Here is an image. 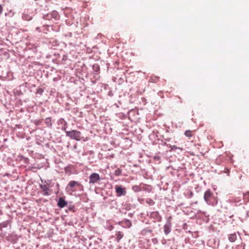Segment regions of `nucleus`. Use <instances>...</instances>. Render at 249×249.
I'll return each instance as SVG.
<instances>
[{"label":"nucleus","instance_id":"nucleus-15","mask_svg":"<svg viewBox=\"0 0 249 249\" xmlns=\"http://www.w3.org/2000/svg\"><path fill=\"white\" fill-rule=\"evenodd\" d=\"M146 203L150 206L153 205L155 204V202L150 198H148L146 200Z\"/></svg>","mask_w":249,"mask_h":249},{"label":"nucleus","instance_id":"nucleus-4","mask_svg":"<svg viewBox=\"0 0 249 249\" xmlns=\"http://www.w3.org/2000/svg\"><path fill=\"white\" fill-rule=\"evenodd\" d=\"M115 189L117 196H125L126 194L125 188L123 187L122 186L116 185Z\"/></svg>","mask_w":249,"mask_h":249},{"label":"nucleus","instance_id":"nucleus-2","mask_svg":"<svg viewBox=\"0 0 249 249\" xmlns=\"http://www.w3.org/2000/svg\"><path fill=\"white\" fill-rule=\"evenodd\" d=\"M66 136L69 137L71 139L79 141L82 139L81 137V133L80 131L76 130H73L70 131H65Z\"/></svg>","mask_w":249,"mask_h":249},{"label":"nucleus","instance_id":"nucleus-3","mask_svg":"<svg viewBox=\"0 0 249 249\" xmlns=\"http://www.w3.org/2000/svg\"><path fill=\"white\" fill-rule=\"evenodd\" d=\"M76 186L83 188L82 185L80 184L79 182L74 180H71L70 181V182L69 183L67 189L71 192H73L76 190L75 189H73Z\"/></svg>","mask_w":249,"mask_h":249},{"label":"nucleus","instance_id":"nucleus-10","mask_svg":"<svg viewBox=\"0 0 249 249\" xmlns=\"http://www.w3.org/2000/svg\"><path fill=\"white\" fill-rule=\"evenodd\" d=\"M115 235L116 236V241L117 242H119L121 239L124 237V233L122 231L116 232Z\"/></svg>","mask_w":249,"mask_h":249},{"label":"nucleus","instance_id":"nucleus-6","mask_svg":"<svg viewBox=\"0 0 249 249\" xmlns=\"http://www.w3.org/2000/svg\"><path fill=\"white\" fill-rule=\"evenodd\" d=\"M151 217L158 221H160L161 219V217L157 212H152L151 214Z\"/></svg>","mask_w":249,"mask_h":249},{"label":"nucleus","instance_id":"nucleus-12","mask_svg":"<svg viewBox=\"0 0 249 249\" xmlns=\"http://www.w3.org/2000/svg\"><path fill=\"white\" fill-rule=\"evenodd\" d=\"M164 231L166 234H168L171 231L170 226L168 225H165L164 226Z\"/></svg>","mask_w":249,"mask_h":249},{"label":"nucleus","instance_id":"nucleus-13","mask_svg":"<svg viewBox=\"0 0 249 249\" xmlns=\"http://www.w3.org/2000/svg\"><path fill=\"white\" fill-rule=\"evenodd\" d=\"M244 200L247 202L249 201V192H247L244 194Z\"/></svg>","mask_w":249,"mask_h":249},{"label":"nucleus","instance_id":"nucleus-8","mask_svg":"<svg viewBox=\"0 0 249 249\" xmlns=\"http://www.w3.org/2000/svg\"><path fill=\"white\" fill-rule=\"evenodd\" d=\"M57 205L60 208H63L67 205V203L62 197H60Z\"/></svg>","mask_w":249,"mask_h":249},{"label":"nucleus","instance_id":"nucleus-7","mask_svg":"<svg viewBox=\"0 0 249 249\" xmlns=\"http://www.w3.org/2000/svg\"><path fill=\"white\" fill-rule=\"evenodd\" d=\"M40 187L44 192V195L48 196L51 194V191L47 185H41Z\"/></svg>","mask_w":249,"mask_h":249},{"label":"nucleus","instance_id":"nucleus-9","mask_svg":"<svg viewBox=\"0 0 249 249\" xmlns=\"http://www.w3.org/2000/svg\"><path fill=\"white\" fill-rule=\"evenodd\" d=\"M160 80V77L155 75H152L149 78V82L151 83H157Z\"/></svg>","mask_w":249,"mask_h":249},{"label":"nucleus","instance_id":"nucleus-19","mask_svg":"<svg viewBox=\"0 0 249 249\" xmlns=\"http://www.w3.org/2000/svg\"><path fill=\"white\" fill-rule=\"evenodd\" d=\"M63 129L64 130H65V131L66 128H63Z\"/></svg>","mask_w":249,"mask_h":249},{"label":"nucleus","instance_id":"nucleus-16","mask_svg":"<svg viewBox=\"0 0 249 249\" xmlns=\"http://www.w3.org/2000/svg\"><path fill=\"white\" fill-rule=\"evenodd\" d=\"M124 222L125 224V226H127L128 228H129L131 226V223L130 221H129L128 220H125L124 221Z\"/></svg>","mask_w":249,"mask_h":249},{"label":"nucleus","instance_id":"nucleus-18","mask_svg":"<svg viewBox=\"0 0 249 249\" xmlns=\"http://www.w3.org/2000/svg\"><path fill=\"white\" fill-rule=\"evenodd\" d=\"M193 196V193L191 192L190 194V196Z\"/></svg>","mask_w":249,"mask_h":249},{"label":"nucleus","instance_id":"nucleus-1","mask_svg":"<svg viewBox=\"0 0 249 249\" xmlns=\"http://www.w3.org/2000/svg\"><path fill=\"white\" fill-rule=\"evenodd\" d=\"M204 199L210 205L215 206L217 204V197L209 189L207 190L204 195Z\"/></svg>","mask_w":249,"mask_h":249},{"label":"nucleus","instance_id":"nucleus-17","mask_svg":"<svg viewBox=\"0 0 249 249\" xmlns=\"http://www.w3.org/2000/svg\"><path fill=\"white\" fill-rule=\"evenodd\" d=\"M2 11H3V8H2V6L0 4V15L2 13Z\"/></svg>","mask_w":249,"mask_h":249},{"label":"nucleus","instance_id":"nucleus-11","mask_svg":"<svg viewBox=\"0 0 249 249\" xmlns=\"http://www.w3.org/2000/svg\"><path fill=\"white\" fill-rule=\"evenodd\" d=\"M229 240L231 242H234L237 239V236L235 233H232L229 235Z\"/></svg>","mask_w":249,"mask_h":249},{"label":"nucleus","instance_id":"nucleus-14","mask_svg":"<svg viewBox=\"0 0 249 249\" xmlns=\"http://www.w3.org/2000/svg\"><path fill=\"white\" fill-rule=\"evenodd\" d=\"M185 135L187 137H191L193 136L192 131L188 130H186L185 132Z\"/></svg>","mask_w":249,"mask_h":249},{"label":"nucleus","instance_id":"nucleus-5","mask_svg":"<svg viewBox=\"0 0 249 249\" xmlns=\"http://www.w3.org/2000/svg\"><path fill=\"white\" fill-rule=\"evenodd\" d=\"M100 179V178L98 174L95 173H92L89 177V183L94 184L99 181Z\"/></svg>","mask_w":249,"mask_h":249}]
</instances>
